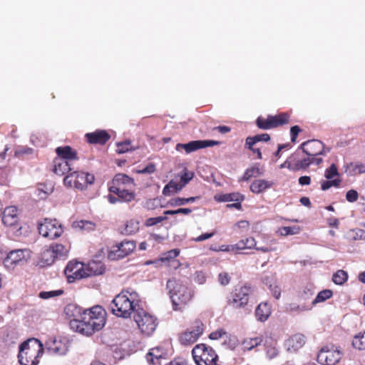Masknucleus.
<instances>
[{
    "label": "nucleus",
    "instance_id": "nucleus-45",
    "mask_svg": "<svg viewBox=\"0 0 365 365\" xmlns=\"http://www.w3.org/2000/svg\"><path fill=\"white\" fill-rule=\"evenodd\" d=\"M300 228L298 226L293 227H283L278 230V232L282 236L293 235L298 234Z\"/></svg>",
    "mask_w": 365,
    "mask_h": 365
},
{
    "label": "nucleus",
    "instance_id": "nucleus-8",
    "mask_svg": "<svg viewBox=\"0 0 365 365\" xmlns=\"http://www.w3.org/2000/svg\"><path fill=\"white\" fill-rule=\"evenodd\" d=\"M38 232L44 237L54 240L63 233V228L56 219L45 218L38 223Z\"/></svg>",
    "mask_w": 365,
    "mask_h": 365
},
{
    "label": "nucleus",
    "instance_id": "nucleus-59",
    "mask_svg": "<svg viewBox=\"0 0 365 365\" xmlns=\"http://www.w3.org/2000/svg\"><path fill=\"white\" fill-rule=\"evenodd\" d=\"M359 194L355 190H350L346 192V199L349 202H354L358 200Z\"/></svg>",
    "mask_w": 365,
    "mask_h": 365
},
{
    "label": "nucleus",
    "instance_id": "nucleus-21",
    "mask_svg": "<svg viewBox=\"0 0 365 365\" xmlns=\"http://www.w3.org/2000/svg\"><path fill=\"white\" fill-rule=\"evenodd\" d=\"M86 137L87 138L89 143L100 144H105L110 138V135L105 130H98L91 133H87Z\"/></svg>",
    "mask_w": 365,
    "mask_h": 365
},
{
    "label": "nucleus",
    "instance_id": "nucleus-40",
    "mask_svg": "<svg viewBox=\"0 0 365 365\" xmlns=\"http://www.w3.org/2000/svg\"><path fill=\"white\" fill-rule=\"evenodd\" d=\"M352 345L354 348L359 350L365 349V331L354 338Z\"/></svg>",
    "mask_w": 365,
    "mask_h": 365
},
{
    "label": "nucleus",
    "instance_id": "nucleus-12",
    "mask_svg": "<svg viewBox=\"0 0 365 365\" xmlns=\"http://www.w3.org/2000/svg\"><path fill=\"white\" fill-rule=\"evenodd\" d=\"M203 333V324L201 322L197 321L193 326L182 333L180 336L182 344L190 345L195 343Z\"/></svg>",
    "mask_w": 365,
    "mask_h": 365
},
{
    "label": "nucleus",
    "instance_id": "nucleus-38",
    "mask_svg": "<svg viewBox=\"0 0 365 365\" xmlns=\"http://www.w3.org/2000/svg\"><path fill=\"white\" fill-rule=\"evenodd\" d=\"M257 125L259 128L264 130L274 128L271 115L268 116L267 119L259 117L257 120Z\"/></svg>",
    "mask_w": 365,
    "mask_h": 365
},
{
    "label": "nucleus",
    "instance_id": "nucleus-35",
    "mask_svg": "<svg viewBox=\"0 0 365 365\" xmlns=\"http://www.w3.org/2000/svg\"><path fill=\"white\" fill-rule=\"evenodd\" d=\"M312 308V306H311V305H307L305 304L300 305V304H297L296 303H292V304H289V306L287 307V310L292 313H294V312L300 313L302 312L311 310Z\"/></svg>",
    "mask_w": 365,
    "mask_h": 365
},
{
    "label": "nucleus",
    "instance_id": "nucleus-15",
    "mask_svg": "<svg viewBox=\"0 0 365 365\" xmlns=\"http://www.w3.org/2000/svg\"><path fill=\"white\" fill-rule=\"evenodd\" d=\"M26 253H28V251L26 250L11 251L4 259V267L8 269H14L19 262L26 259Z\"/></svg>",
    "mask_w": 365,
    "mask_h": 365
},
{
    "label": "nucleus",
    "instance_id": "nucleus-57",
    "mask_svg": "<svg viewBox=\"0 0 365 365\" xmlns=\"http://www.w3.org/2000/svg\"><path fill=\"white\" fill-rule=\"evenodd\" d=\"M349 167L353 168V174H362L365 173V163H350Z\"/></svg>",
    "mask_w": 365,
    "mask_h": 365
},
{
    "label": "nucleus",
    "instance_id": "nucleus-50",
    "mask_svg": "<svg viewBox=\"0 0 365 365\" xmlns=\"http://www.w3.org/2000/svg\"><path fill=\"white\" fill-rule=\"evenodd\" d=\"M63 294V290L43 291L39 293V297L43 299L60 296Z\"/></svg>",
    "mask_w": 365,
    "mask_h": 365
},
{
    "label": "nucleus",
    "instance_id": "nucleus-3",
    "mask_svg": "<svg viewBox=\"0 0 365 365\" xmlns=\"http://www.w3.org/2000/svg\"><path fill=\"white\" fill-rule=\"evenodd\" d=\"M43 351V345L38 339H29L19 346V362L21 365H38Z\"/></svg>",
    "mask_w": 365,
    "mask_h": 365
},
{
    "label": "nucleus",
    "instance_id": "nucleus-19",
    "mask_svg": "<svg viewBox=\"0 0 365 365\" xmlns=\"http://www.w3.org/2000/svg\"><path fill=\"white\" fill-rule=\"evenodd\" d=\"M105 271L103 264L100 261H91L86 264V277L102 274Z\"/></svg>",
    "mask_w": 365,
    "mask_h": 365
},
{
    "label": "nucleus",
    "instance_id": "nucleus-34",
    "mask_svg": "<svg viewBox=\"0 0 365 365\" xmlns=\"http://www.w3.org/2000/svg\"><path fill=\"white\" fill-rule=\"evenodd\" d=\"M332 296V292L330 289H324L319 292L315 299L312 301L311 306L318 303L323 302Z\"/></svg>",
    "mask_w": 365,
    "mask_h": 365
},
{
    "label": "nucleus",
    "instance_id": "nucleus-5",
    "mask_svg": "<svg viewBox=\"0 0 365 365\" xmlns=\"http://www.w3.org/2000/svg\"><path fill=\"white\" fill-rule=\"evenodd\" d=\"M133 319L140 332L147 336L152 334L158 326L157 318L141 308L137 309Z\"/></svg>",
    "mask_w": 365,
    "mask_h": 365
},
{
    "label": "nucleus",
    "instance_id": "nucleus-24",
    "mask_svg": "<svg viewBox=\"0 0 365 365\" xmlns=\"http://www.w3.org/2000/svg\"><path fill=\"white\" fill-rule=\"evenodd\" d=\"M164 354V351L160 347L153 348L146 354V360L153 365H158L160 364L159 361L163 358Z\"/></svg>",
    "mask_w": 365,
    "mask_h": 365
},
{
    "label": "nucleus",
    "instance_id": "nucleus-42",
    "mask_svg": "<svg viewBox=\"0 0 365 365\" xmlns=\"http://www.w3.org/2000/svg\"><path fill=\"white\" fill-rule=\"evenodd\" d=\"M53 187L52 185L47 186L46 185H40L36 192L37 195L41 198H46L47 196L53 192Z\"/></svg>",
    "mask_w": 365,
    "mask_h": 365
},
{
    "label": "nucleus",
    "instance_id": "nucleus-54",
    "mask_svg": "<svg viewBox=\"0 0 365 365\" xmlns=\"http://www.w3.org/2000/svg\"><path fill=\"white\" fill-rule=\"evenodd\" d=\"M340 182H341V180H339L338 178L334 179L331 180H328V181H323L322 182V190H327L332 186L338 187L339 185Z\"/></svg>",
    "mask_w": 365,
    "mask_h": 365
},
{
    "label": "nucleus",
    "instance_id": "nucleus-7",
    "mask_svg": "<svg viewBox=\"0 0 365 365\" xmlns=\"http://www.w3.org/2000/svg\"><path fill=\"white\" fill-rule=\"evenodd\" d=\"M252 289L250 287L244 286L232 292L229 299L228 304L235 309H245L250 311L252 306L249 305Z\"/></svg>",
    "mask_w": 365,
    "mask_h": 365
},
{
    "label": "nucleus",
    "instance_id": "nucleus-31",
    "mask_svg": "<svg viewBox=\"0 0 365 365\" xmlns=\"http://www.w3.org/2000/svg\"><path fill=\"white\" fill-rule=\"evenodd\" d=\"M194 173L187 170L186 168L178 175V177H180V182H178L182 189L194 178Z\"/></svg>",
    "mask_w": 365,
    "mask_h": 365
},
{
    "label": "nucleus",
    "instance_id": "nucleus-22",
    "mask_svg": "<svg viewBox=\"0 0 365 365\" xmlns=\"http://www.w3.org/2000/svg\"><path fill=\"white\" fill-rule=\"evenodd\" d=\"M56 152L58 155L56 158H62L71 163L77 160L76 153L70 146L58 147Z\"/></svg>",
    "mask_w": 365,
    "mask_h": 365
},
{
    "label": "nucleus",
    "instance_id": "nucleus-33",
    "mask_svg": "<svg viewBox=\"0 0 365 365\" xmlns=\"http://www.w3.org/2000/svg\"><path fill=\"white\" fill-rule=\"evenodd\" d=\"M237 250L251 249L256 247V242L253 237L242 240L235 244Z\"/></svg>",
    "mask_w": 365,
    "mask_h": 365
},
{
    "label": "nucleus",
    "instance_id": "nucleus-63",
    "mask_svg": "<svg viewBox=\"0 0 365 365\" xmlns=\"http://www.w3.org/2000/svg\"><path fill=\"white\" fill-rule=\"evenodd\" d=\"M279 350L275 346H268L267 348V355L269 359H273L277 356Z\"/></svg>",
    "mask_w": 365,
    "mask_h": 365
},
{
    "label": "nucleus",
    "instance_id": "nucleus-1",
    "mask_svg": "<svg viewBox=\"0 0 365 365\" xmlns=\"http://www.w3.org/2000/svg\"><path fill=\"white\" fill-rule=\"evenodd\" d=\"M65 312L66 314H69L70 312H75L71 314V317H73V319L71 321V327L85 336H91L95 331L101 330L106 324V312L101 306H95L81 313L80 308L69 304L66 307Z\"/></svg>",
    "mask_w": 365,
    "mask_h": 365
},
{
    "label": "nucleus",
    "instance_id": "nucleus-61",
    "mask_svg": "<svg viewBox=\"0 0 365 365\" xmlns=\"http://www.w3.org/2000/svg\"><path fill=\"white\" fill-rule=\"evenodd\" d=\"M230 277L227 272L220 273L218 275V281L220 284L225 286L230 283Z\"/></svg>",
    "mask_w": 365,
    "mask_h": 365
},
{
    "label": "nucleus",
    "instance_id": "nucleus-55",
    "mask_svg": "<svg viewBox=\"0 0 365 365\" xmlns=\"http://www.w3.org/2000/svg\"><path fill=\"white\" fill-rule=\"evenodd\" d=\"M85 173H79L76 171V183H77V189L83 190L86 187Z\"/></svg>",
    "mask_w": 365,
    "mask_h": 365
},
{
    "label": "nucleus",
    "instance_id": "nucleus-53",
    "mask_svg": "<svg viewBox=\"0 0 365 365\" xmlns=\"http://www.w3.org/2000/svg\"><path fill=\"white\" fill-rule=\"evenodd\" d=\"M325 178L327 180H331L334 177L339 176V173L337 168L334 164H332L329 168H327L325 171Z\"/></svg>",
    "mask_w": 365,
    "mask_h": 365
},
{
    "label": "nucleus",
    "instance_id": "nucleus-25",
    "mask_svg": "<svg viewBox=\"0 0 365 365\" xmlns=\"http://www.w3.org/2000/svg\"><path fill=\"white\" fill-rule=\"evenodd\" d=\"M272 182L265 180H256L250 185V190L252 192L260 193L271 187Z\"/></svg>",
    "mask_w": 365,
    "mask_h": 365
},
{
    "label": "nucleus",
    "instance_id": "nucleus-17",
    "mask_svg": "<svg viewBox=\"0 0 365 365\" xmlns=\"http://www.w3.org/2000/svg\"><path fill=\"white\" fill-rule=\"evenodd\" d=\"M53 163V172L58 175H63L75 169L73 163L62 158H56Z\"/></svg>",
    "mask_w": 365,
    "mask_h": 365
},
{
    "label": "nucleus",
    "instance_id": "nucleus-16",
    "mask_svg": "<svg viewBox=\"0 0 365 365\" xmlns=\"http://www.w3.org/2000/svg\"><path fill=\"white\" fill-rule=\"evenodd\" d=\"M19 217L17 208L14 206L7 207L2 213V222L7 227L17 225Z\"/></svg>",
    "mask_w": 365,
    "mask_h": 365
},
{
    "label": "nucleus",
    "instance_id": "nucleus-41",
    "mask_svg": "<svg viewBox=\"0 0 365 365\" xmlns=\"http://www.w3.org/2000/svg\"><path fill=\"white\" fill-rule=\"evenodd\" d=\"M139 230V223L133 220L127 222L124 233L126 235H133Z\"/></svg>",
    "mask_w": 365,
    "mask_h": 365
},
{
    "label": "nucleus",
    "instance_id": "nucleus-14",
    "mask_svg": "<svg viewBox=\"0 0 365 365\" xmlns=\"http://www.w3.org/2000/svg\"><path fill=\"white\" fill-rule=\"evenodd\" d=\"M46 349L51 354L57 356L66 355L69 349L67 341L62 339H56L51 337L45 343Z\"/></svg>",
    "mask_w": 365,
    "mask_h": 365
},
{
    "label": "nucleus",
    "instance_id": "nucleus-4",
    "mask_svg": "<svg viewBox=\"0 0 365 365\" xmlns=\"http://www.w3.org/2000/svg\"><path fill=\"white\" fill-rule=\"evenodd\" d=\"M167 289L175 310L179 309L181 305L189 302L193 296V292L190 289L175 279L168 281Z\"/></svg>",
    "mask_w": 365,
    "mask_h": 365
},
{
    "label": "nucleus",
    "instance_id": "nucleus-28",
    "mask_svg": "<svg viewBox=\"0 0 365 365\" xmlns=\"http://www.w3.org/2000/svg\"><path fill=\"white\" fill-rule=\"evenodd\" d=\"M51 247L53 250L56 259H64L67 257L68 250L64 245L55 244L51 245Z\"/></svg>",
    "mask_w": 365,
    "mask_h": 365
},
{
    "label": "nucleus",
    "instance_id": "nucleus-32",
    "mask_svg": "<svg viewBox=\"0 0 365 365\" xmlns=\"http://www.w3.org/2000/svg\"><path fill=\"white\" fill-rule=\"evenodd\" d=\"M113 183L118 186L133 185V180L125 174L116 175L113 180Z\"/></svg>",
    "mask_w": 365,
    "mask_h": 365
},
{
    "label": "nucleus",
    "instance_id": "nucleus-18",
    "mask_svg": "<svg viewBox=\"0 0 365 365\" xmlns=\"http://www.w3.org/2000/svg\"><path fill=\"white\" fill-rule=\"evenodd\" d=\"M55 259L56 258L54 257L53 250L50 246L49 247L44 248L41 252L38 261V265L41 267L50 266L54 262Z\"/></svg>",
    "mask_w": 365,
    "mask_h": 365
},
{
    "label": "nucleus",
    "instance_id": "nucleus-43",
    "mask_svg": "<svg viewBox=\"0 0 365 365\" xmlns=\"http://www.w3.org/2000/svg\"><path fill=\"white\" fill-rule=\"evenodd\" d=\"M262 341V339L259 337L250 338L245 339L243 341L242 345L244 349L251 350L252 349L260 344Z\"/></svg>",
    "mask_w": 365,
    "mask_h": 365
},
{
    "label": "nucleus",
    "instance_id": "nucleus-62",
    "mask_svg": "<svg viewBox=\"0 0 365 365\" xmlns=\"http://www.w3.org/2000/svg\"><path fill=\"white\" fill-rule=\"evenodd\" d=\"M299 150V149L296 150L288 158L292 165H294V163H298V162H300L302 156Z\"/></svg>",
    "mask_w": 365,
    "mask_h": 365
},
{
    "label": "nucleus",
    "instance_id": "nucleus-11",
    "mask_svg": "<svg viewBox=\"0 0 365 365\" xmlns=\"http://www.w3.org/2000/svg\"><path fill=\"white\" fill-rule=\"evenodd\" d=\"M64 272L68 282H73L76 279L86 278V264L79 262H70L67 264Z\"/></svg>",
    "mask_w": 365,
    "mask_h": 365
},
{
    "label": "nucleus",
    "instance_id": "nucleus-48",
    "mask_svg": "<svg viewBox=\"0 0 365 365\" xmlns=\"http://www.w3.org/2000/svg\"><path fill=\"white\" fill-rule=\"evenodd\" d=\"M241 196L238 193H230L220 195L217 200L220 202L239 201ZM217 199V197H215Z\"/></svg>",
    "mask_w": 365,
    "mask_h": 365
},
{
    "label": "nucleus",
    "instance_id": "nucleus-36",
    "mask_svg": "<svg viewBox=\"0 0 365 365\" xmlns=\"http://www.w3.org/2000/svg\"><path fill=\"white\" fill-rule=\"evenodd\" d=\"M197 198H198V197H190L188 198L175 197L170 200V204L171 206L174 207L182 206L187 203L194 202Z\"/></svg>",
    "mask_w": 365,
    "mask_h": 365
},
{
    "label": "nucleus",
    "instance_id": "nucleus-2",
    "mask_svg": "<svg viewBox=\"0 0 365 365\" xmlns=\"http://www.w3.org/2000/svg\"><path fill=\"white\" fill-rule=\"evenodd\" d=\"M139 302V296L135 291H123L113 299L110 309L116 316L127 318L132 312L135 313L140 308Z\"/></svg>",
    "mask_w": 365,
    "mask_h": 365
},
{
    "label": "nucleus",
    "instance_id": "nucleus-30",
    "mask_svg": "<svg viewBox=\"0 0 365 365\" xmlns=\"http://www.w3.org/2000/svg\"><path fill=\"white\" fill-rule=\"evenodd\" d=\"M73 227L79 230L92 231L95 230L96 225L91 221L80 220L73 222Z\"/></svg>",
    "mask_w": 365,
    "mask_h": 365
},
{
    "label": "nucleus",
    "instance_id": "nucleus-6",
    "mask_svg": "<svg viewBox=\"0 0 365 365\" xmlns=\"http://www.w3.org/2000/svg\"><path fill=\"white\" fill-rule=\"evenodd\" d=\"M192 353L197 365H217L218 356L215 350L204 344L196 345Z\"/></svg>",
    "mask_w": 365,
    "mask_h": 365
},
{
    "label": "nucleus",
    "instance_id": "nucleus-64",
    "mask_svg": "<svg viewBox=\"0 0 365 365\" xmlns=\"http://www.w3.org/2000/svg\"><path fill=\"white\" fill-rule=\"evenodd\" d=\"M269 289L273 297L277 299H279L281 296V289L277 285L272 286V284H269Z\"/></svg>",
    "mask_w": 365,
    "mask_h": 365
},
{
    "label": "nucleus",
    "instance_id": "nucleus-52",
    "mask_svg": "<svg viewBox=\"0 0 365 365\" xmlns=\"http://www.w3.org/2000/svg\"><path fill=\"white\" fill-rule=\"evenodd\" d=\"M180 254V250L178 249L171 250L163 254V257L160 258L162 262L170 261L175 258Z\"/></svg>",
    "mask_w": 365,
    "mask_h": 365
},
{
    "label": "nucleus",
    "instance_id": "nucleus-10",
    "mask_svg": "<svg viewBox=\"0 0 365 365\" xmlns=\"http://www.w3.org/2000/svg\"><path fill=\"white\" fill-rule=\"evenodd\" d=\"M341 357L340 350L333 346L323 347L317 355V361L322 365H335Z\"/></svg>",
    "mask_w": 365,
    "mask_h": 365
},
{
    "label": "nucleus",
    "instance_id": "nucleus-46",
    "mask_svg": "<svg viewBox=\"0 0 365 365\" xmlns=\"http://www.w3.org/2000/svg\"><path fill=\"white\" fill-rule=\"evenodd\" d=\"M76 171H71L63 179L64 185L68 187H73L77 188V183H76Z\"/></svg>",
    "mask_w": 365,
    "mask_h": 365
},
{
    "label": "nucleus",
    "instance_id": "nucleus-13",
    "mask_svg": "<svg viewBox=\"0 0 365 365\" xmlns=\"http://www.w3.org/2000/svg\"><path fill=\"white\" fill-rule=\"evenodd\" d=\"M302 150V153L308 156L316 157L319 155H324L327 152L329 151L327 148L325 150L323 143L318 140H307L302 143L299 148Z\"/></svg>",
    "mask_w": 365,
    "mask_h": 365
},
{
    "label": "nucleus",
    "instance_id": "nucleus-56",
    "mask_svg": "<svg viewBox=\"0 0 365 365\" xmlns=\"http://www.w3.org/2000/svg\"><path fill=\"white\" fill-rule=\"evenodd\" d=\"M206 274L202 271H197L193 275V280L199 284H203L206 282Z\"/></svg>",
    "mask_w": 365,
    "mask_h": 365
},
{
    "label": "nucleus",
    "instance_id": "nucleus-23",
    "mask_svg": "<svg viewBox=\"0 0 365 365\" xmlns=\"http://www.w3.org/2000/svg\"><path fill=\"white\" fill-rule=\"evenodd\" d=\"M271 314V307L267 302L260 303L256 308L255 316L258 321L265 322Z\"/></svg>",
    "mask_w": 365,
    "mask_h": 365
},
{
    "label": "nucleus",
    "instance_id": "nucleus-37",
    "mask_svg": "<svg viewBox=\"0 0 365 365\" xmlns=\"http://www.w3.org/2000/svg\"><path fill=\"white\" fill-rule=\"evenodd\" d=\"M348 274L344 270H338L335 274H334L332 277V281L339 285L343 284L345 282L347 281Z\"/></svg>",
    "mask_w": 365,
    "mask_h": 365
},
{
    "label": "nucleus",
    "instance_id": "nucleus-9",
    "mask_svg": "<svg viewBox=\"0 0 365 365\" xmlns=\"http://www.w3.org/2000/svg\"><path fill=\"white\" fill-rule=\"evenodd\" d=\"M135 242L133 240H125L113 246L108 252V258L110 260L122 259L135 249Z\"/></svg>",
    "mask_w": 365,
    "mask_h": 365
},
{
    "label": "nucleus",
    "instance_id": "nucleus-26",
    "mask_svg": "<svg viewBox=\"0 0 365 365\" xmlns=\"http://www.w3.org/2000/svg\"><path fill=\"white\" fill-rule=\"evenodd\" d=\"M201 143H200V140L190 141L185 144L178 143L176 145L175 149L178 151H180L181 149H184L187 153H190L200 148H202Z\"/></svg>",
    "mask_w": 365,
    "mask_h": 365
},
{
    "label": "nucleus",
    "instance_id": "nucleus-39",
    "mask_svg": "<svg viewBox=\"0 0 365 365\" xmlns=\"http://www.w3.org/2000/svg\"><path fill=\"white\" fill-rule=\"evenodd\" d=\"M289 118V115L286 113H283L274 116L271 115V119H272L274 128L288 123Z\"/></svg>",
    "mask_w": 365,
    "mask_h": 365
},
{
    "label": "nucleus",
    "instance_id": "nucleus-47",
    "mask_svg": "<svg viewBox=\"0 0 365 365\" xmlns=\"http://www.w3.org/2000/svg\"><path fill=\"white\" fill-rule=\"evenodd\" d=\"M209 337L210 339L217 340L222 339L224 340V342L225 343L227 341V339L229 338V334L225 331L223 329H217L213 332H212Z\"/></svg>",
    "mask_w": 365,
    "mask_h": 365
},
{
    "label": "nucleus",
    "instance_id": "nucleus-60",
    "mask_svg": "<svg viewBox=\"0 0 365 365\" xmlns=\"http://www.w3.org/2000/svg\"><path fill=\"white\" fill-rule=\"evenodd\" d=\"M165 219H166L165 217H150L146 220L145 225L148 227L153 226L155 225H157V224L163 222Z\"/></svg>",
    "mask_w": 365,
    "mask_h": 365
},
{
    "label": "nucleus",
    "instance_id": "nucleus-27",
    "mask_svg": "<svg viewBox=\"0 0 365 365\" xmlns=\"http://www.w3.org/2000/svg\"><path fill=\"white\" fill-rule=\"evenodd\" d=\"M182 190L178 182L171 180L163 188V194L165 196H170L177 193Z\"/></svg>",
    "mask_w": 365,
    "mask_h": 365
},
{
    "label": "nucleus",
    "instance_id": "nucleus-51",
    "mask_svg": "<svg viewBox=\"0 0 365 365\" xmlns=\"http://www.w3.org/2000/svg\"><path fill=\"white\" fill-rule=\"evenodd\" d=\"M135 198V193L123 187L119 199L123 202H130Z\"/></svg>",
    "mask_w": 365,
    "mask_h": 365
},
{
    "label": "nucleus",
    "instance_id": "nucleus-58",
    "mask_svg": "<svg viewBox=\"0 0 365 365\" xmlns=\"http://www.w3.org/2000/svg\"><path fill=\"white\" fill-rule=\"evenodd\" d=\"M191 212H192V210L190 208H179L175 210H166V211H165L164 214L170 215H177V214L189 215L191 213Z\"/></svg>",
    "mask_w": 365,
    "mask_h": 365
},
{
    "label": "nucleus",
    "instance_id": "nucleus-29",
    "mask_svg": "<svg viewBox=\"0 0 365 365\" xmlns=\"http://www.w3.org/2000/svg\"><path fill=\"white\" fill-rule=\"evenodd\" d=\"M263 173L264 170L262 168H260L259 166H255L246 170L244 175L242 178V180L247 181L251 178L262 175Z\"/></svg>",
    "mask_w": 365,
    "mask_h": 365
},
{
    "label": "nucleus",
    "instance_id": "nucleus-44",
    "mask_svg": "<svg viewBox=\"0 0 365 365\" xmlns=\"http://www.w3.org/2000/svg\"><path fill=\"white\" fill-rule=\"evenodd\" d=\"M312 163L313 161L311 159V156L307 155V158H301L300 162H298V163H294V168L295 169V171L304 170L307 168Z\"/></svg>",
    "mask_w": 365,
    "mask_h": 365
},
{
    "label": "nucleus",
    "instance_id": "nucleus-49",
    "mask_svg": "<svg viewBox=\"0 0 365 365\" xmlns=\"http://www.w3.org/2000/svg\"><path fill=\"white\" fill-rule=\"evenodd\" d=\"M116 145L118 148L116 152L120 154L125 153L133 150L132 146L130 145V142L128 140L117 143Z\"/></svg>",
    "mask_w": 365,
    "mask_h": 365
},
{
    "label": "nucleus",
    "instance_id": "nucleus-20",
    "mask_svg": "<svg viewBox=\"0 0 365 365\" xmlns=\"http://www.w3.org/2000/svg\"><path fill=\"white\" fill-rule=\"evenodd\" d=\"M305 344V337L303 334H297L291 336L286 342L289 351H297Z\"/></svg>",
    "mask_w": 365,
    "mask_h": 365
}]
</instances>
